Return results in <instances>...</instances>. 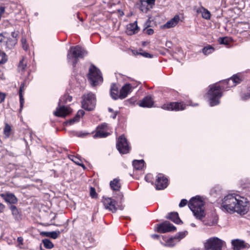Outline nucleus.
<instances>
[{
  "label": "nucleus",
  "instance_id": "2eb2a0df",
  "mask_svg": "<svg viewBox=\"0 0 250 250\" xmlns=\"http://www.w3.org/2000/svg\"><path fill=\"white\" fill-rule=\"evenodd\" d=\"M231 244L233 246V250H240L249 247V245L246 244L244 241L240 239L232 240L231 241Z\"/></svg>",
  "mask_w": 250,
  "mask_h": 250
},
{
  "label": "nucleus",
  "instance_id": "9d476101",
  "mask_svg": "<svg viewBox=\"0 0 250 250\" xmlns=\"http://www.w3.org/2000/svg\"><path fill=\"white\" fill-rule=\"evenodd\" d=\"M175 230L176 227L169 222L167 221L160 224H158L155 229V230L160 233H166L175 231Z\"/></svg>",
  "mask_w": 250,
  "mask_h": 250
},
{
  "label": "nucleus",
  "instance_id": "864d4df0",
  "mask_svg": "<svg viewBox=\"0 0 250 250\" xmlns=\"http://www.w3.org/2000/svg\"><path fill=\"white\" fill-rule=\"evenodd\" d=\"M41 234L42 236L49 237H50V232H47V231H42L41 233Z\"/></svg>",
  "mask_w": 250,
  "mask_h": 250
},
{
  "label": "nucleus",
  "instance_id": "0eeeda50",
  "mask_svg": "<svg viewBox=\"0 0 250 250\" xmlns=\"http://www.w3.org/2000/svg\"><path fill=\"white\" fill-rule=\"evenodd\" d=\"M225 242L217 237H214L208 239L205 243L206 250H222Z\"/></svg>",
  "mask_w": 250,
  "mask_h": 250
},
{
  "label": "nucleus",
  "instance_id": "f704fd0d",
  "mask_svg": "<svg viewBox=\"0 0 250 250\" xmlns=\"http://www.w3.org/2000/svg\"><path fill=\"white\" fill-rule=\"evenodd\" d=\"M213 51L214 48L210 45H208L206 47H205L202 49L203 53L206 55L212 53Z\"/></svg>",
  "mask_w": 250,
  "mask_h": 250
},
{
  "label": "nucleus",
  "instance_id": "6e6d98bb",
  "mask_svg": "<svg viewBox=\"0 0 250 250\" xmlns=\"http://www.w3.org/2000/svg\"><path fill=\"white\" fill-rule=\"evenodd\" d=\"M5 208V206L3 204L0 203V213L4 211Z\"/></svg>",
  "mask_w": 250,
  "mask_h": 250
},
{
  "label": "nucleus",
  "instance_id": "69168bd1",
  "mask_svg": "<svg viewBox=\"0 0 250 250\" xmlns=\"http://www.w3.org/2000/svg\"><path fill=\"white\" fill-rule=\"evenodd\" d=\"M125 219H126V220L127 219L128 217L127 216H126Z\"/></svg>",
  "mask_w": 250,
  "mask_h": 250
},
{
  "label": "nucleus",
  "instance_id": "72a5a7b5",
  "mask_svg": "<svg viewBox=\"0 0 250 250\" xmlns=\"http://www.w3.org/2000/svg\"><path fill=\"white\" fill-rule=\"evenodd\" d=\"M187 231L184 232H180L176 234L174 236L175 239L177 240V242H179L182 239L184 238L186 235L187 234Z\"/></svg>",
  "mask_w": 250,
  "mask_h": 250
},
{
  "label": "nucleus",
  "instance_id": "bf43d9fd",
  "mask_svg": "<svg viewBox=\"0 0 250 250\" xmlns=\"http://www.w3.org/2000/svg\"><path fill=\"white\" fill-rule=\"evenodd\" d=\"M5 11V8L3 6L0 7V15H2Z\"/></svg>",
  "mask_w": 250,
  "mask_h": 250
},
{
  "label": "nucleus",
  "instance_id": "1a4fd4ad",
  "mask_svg": "<svg viewBox=\"0 0 250 250\" xmlns=\"http://www.w3.org/2000/svg\"><path fill=\"white\" fill-rule=\"evenodd\" d=\"M110 95L112 99H123L125 98V84L119 90V86L115 83L112 84L110 87Z\"/></svg>",
  "mask_w": 250,
  "mask_h": 250
},
{
  "label": "nucleus",
  "instance_id": "a878e982",
  "mask_svg": "<svg viewBox=\"0 0 250 250\" xmlns=\"http://www.w3.org/2000/svg\"><path fill=\"white\" fill-rule=\"evenodd\" d=\"M137 86L138 83L137 82H133L132 83H128L126 82V97Z\"/></svg>",
  "mask_w": 250,
  "mask_h": 250
},
{
  "label": "nucleus",
  "instance_id": "cd10ccee",
  "mask_svg": "<svg viewBox=\"0 0 250 250\" xmlns=\"http://www.w3.org/2000/svg\"><path fill=\"white\" fill-rule=\"evenodd\" d=\"M110 186L113 190H118L121 187L119 180L117 179H114L113 181H111L110 183Z\"/></svg>",
  "mask_w": 250,
  "mask_h": 250
},
{
  "label": "nucleus",
  "instance_id": "5fc2aeb1",
  "mask_svg": "<svg viewBox=\"0 0 250 250\" xmlns=\"http://www.w3.org/2000/svg\"><path fill=\"white\" fill-rule=\"evenodd\" d=\"M12 39H18V33L16 32H12L11 33Z\"/></svg>",
  "mask_w": 250,
  "mask_h": 250
},
{
  "label": "nucleus",
  "instance_id": "4c0bfd02",
  "mask_svg": "<svg viewBox=\"0 0 250 250\" xmlns=\"http://www.w3.org/2000/svg\"><path fill=\"white\" fill-rule=\"evenodd\" d=\"M61 232L60 231H54L50 232V237L53 239L57 238L59 235L60 234Z\"/></svg>",
  "mask_w": 250,
  "mask_h": 250
},
{
  "label": "nucleus",
  "instance_id": "13d9d810",
  "mask_svg": "<svg viewBox=\"0 0 250 250\" xmlns=\"http://www.w3.org/2000/svg\"><path fill=\"white\" fill-rule=\"evenodd\" d=\"M23 240V239L22 237H18L17 241L19 243V244L22 245Z\"/></svg>",
  "mask_w": 250,
  "mask_h": 250
},
{
  "label": "nucleus",
  "instance_id": "f03ea898",
  "mask_svg": "<svg viewBox=\"0 0 250 250\" xmlns=\"http://www.w3.org/2000/svg\"><path fill=\"white\" fill-rule=\"evenodd\" d=\"M207 94V97L210 106H213L219 104V99L222 96L223 86L217 83L210 85Z\"/></svg>",
  "mask_w": 250,
  "mask_h": 250
},
{
  "label": "nucleus",
  "instance_id": "7c9ffc66",
  "mask_svg": "<svg viewBox=\"0 0 250 250\" xmlns=\"http://www.w3.org/2000/svg\"><path fill=\"white\" fill-rule=\"evenodd\" d=\"M23 87H24V83H22L21 85L20 90H19V95H20V106H21L20 110H21V108H22L23 105V103H24V99H23V96H22V91L23 90Z\"/></svg>",
  "mask_w": 250,
  "mask_h": 250
},
{
  "label": "nucleus",
  "instance_id": "e2e57ef3",
  "mask_svg": "<svg viewBox=\"0 0 250 250\" xmlns=\"http://www.w3.org/2000/svg\"><path fill=\"white\" fill-rule=\"evenodd\" d=\"M250 97V94L248 95L247 96V98H245V97H243V99L244 100H246L248 98H249Z\"/></svg>",
  "mask_w": 250,
  "mask_h": 250
},
{
  "label": "nucleus",
  "instance_id": "4468645a",
  "mask_svg": "<svg viewBox=\"0 0 250 250\" xmlns=\"http://www.w3.org/2000/svg\"><path fill=\"white\" fill-rule=\"evenodd\" d=\"M0 196L7 203H9L11 204H15L18 202V199L12 193L6 192L1 194Z\"/></svg>",
  "mask_w": 250,
  "mask_h": 250
},
{
  "label": "nucleus",
  "instance_id": "052dcab7",
  "mask_svg": "<svg viewBox=\"0 0 250 250\" xmlns=\"http://www.w3.org/2000/svg\"><path fill=\"white\" fill-rule=\"evenodd\" d=\"M151 236L153 239H158L159 238L160 236L159 235L154 234H152L151 235Z\"/></svg>",
  "mask_w": 250,
  "mask_h": 250
},
{
  "label": "nucleus",
  "instance_id": "3c124183",
  "mask_svg": "<svg viewBox=\"0 0 250 250\" xmlns=\"http://www.w3.org/2000/svg\"><path fill=\"white\" fill-rule=\"evenodd\" d=\"M131 147L129 146V144L127 142V140H126V154L129 152L130 150Z\"/></svg>",
  "mask_w": 250,
  "mask_h": 250
},
{
  "label": "nucleus",
  "instance_id": "ea45409f",
  "mask_svg": "<svg viewBox=\"0 0 250 250\" xmlns=\"http://www.w3.org/2000/svg\"><path fill=\"white\" fill-rule=\"evenodd\" d=\"M22 47L24 50L28 49V45L26 43V39L24 37H22L21 40Z\"/></svg>",
  "mask_w": 250,
  "mask_h": 250
},
{
  "label": "nucleus",
  "instance_id": "09e8293b",
  "mask_svg": "<svg viewBox=\"0 0 250 250\" xmlns=\"http://www.w3.org/2000/svg\"><path fill=\"white\" fill-rule=\"evenodd\" d=\"M140 54L146 58H152V55L147 52L140 53Z\"/></svg>",
  "mask_w": 250,
  "mask_h": 250
},
{
  "label": "nucleus",
  "instance_id": "5701e85b",
  "mask_svg": "<svg viewBox=\"0 0 250 250\" xmlns=\"http://www.w3.org/2000/svg\"><path fill=\"white\" fill-rule=\"evenodd\" d=\"M18 42V39L6 38L4 44H2L6 49L10 50L14 48Z\"/></svg>",
  "mask_w": 250,
  "mask_h": 250
},
{
  "label": "nucleus",
  "instance_id": "c85d7f7f",
  "mask_svg": "<svg viewBox=\"0 0 250 250\" xmlns=\"http://www.w3.org/2000/svg\"><path fill=\"white\" fill-rule=\"evenodd\" d=\"M27 61L24 58H22V59L20 61L19 65H18V70L19 71H23L26 67Z\"/></svg>",
  "mask_w": 250,
  "mask_h": 250
},
{
  "label": "nucleus",
  "instance_id": "4d7b16f0",
  "mask_svg": "<svg viewBox=\"0 0 250 250\" xmlns=\"http://www.w3.org/2000/svg\"><path fill=\"white\" fill-rule=\"evenodd\" d=\"M84 114V111L82 110H80L78 111L77 115L80 118V117L83 116Z\"/></svg>",
  "mask_w": 250,
  "mask_h": 250
},
{
  "label": "nucleus",
  "instance_id": "603ef678",
  "mask_svg": "<svg viewBox=\"0 0 250 250\" xmlns=\"http://www.w3.org/2000/svg\"><path fill=\"white\" fill-rule=\"evenodd\" d=\"M5 98V94L3 93H0V104L2 103Z\"/></svg>",
  "mask_w": 250,
  "mask_h": 250
},
{
  "label": "nucleus",
  "instance_id": "7ed1b4c3",
  "mask_svg": "<svg viewBox=\"0 0 250 250\" xmlns=\"http://www.w3.org/2000/svg\"><path fill=\"white\" fill-rule=\"evenodd\" d=\"M188 207L196 218L201 219L205 216L204 202L199 196L192 198L188 203Z\"/></svg>",
  "mask_w": 250,
  "mask_h": 250
},
{
  "label": "nucleus",
  "instance_id": "0e129e2a",
  "mask_svg": "<svg viewBox=\"0 0 250 250\" xmlns=\"http://www.w3.org/2000/svg\"><path fill=\"white\" fill-rule=\"evenodd\" d=\"M108 111L110 112H113V110L112 109H111V108H108Z\"/></svg>",
  "mask_w": 250,
  "mask_h": 250
},
{
  "label": "nucleus",
  "instance_id": "f257e3e1",
  "mask_svg": "<svg viewBox=\"0 0 250 250\" xmlns=\"http://www.w3.org/2000/svg\"><path fill=\"white\" fill-rule=\"evenodd\" d=\"M221 208L227 212L232 213L236 212L240 214H246L249 209L247 199L235 194H229L225 196Z\"/></svg>",
  "mask_w": 250,
  "mask_h": 250
},
{
  "label": "nucleus",
  "instance_id": "473e14b6",
  "mask_svg": "<svg viewBox=\"0 0 250 250\" xmlns=\"http://www.w3.org/2000/svg\"><path fill=\"white\" fill-rule=\"evenodd\" d=\"M11 131V126L9 125L7 123H5V127L3 130V134H4L6 138H8L10 136Z\"/></svg>",
  "mask_w": 250,
  "mask_h": 250
},
{
  "label": "nucleus",
  "instance_id": "79ce46f5",
  "mask_svg": "<svg viewBox=\"0 0 250 250\" xmlns=\"http://www.w3.org/2000/svg\"><path fill=\"white\" fill-rule=\"evenodd\" d=\"M79 119L80 117L77 115H76L74 118L68 121L67 123L71 125L75 122H78L79 121Z\"/></svg>",
  "mask_w": 250,
  "mask_h": 250
},
{
  "label": "nucleus",
  "instance_id": "37998d69",
  "mask_svg": "<svg viewBox=\"0 0 250 250\" xmlns=\"http://www.w3.org/2000/svg\"><path fill=\"white\" fill-rule=\"evenodd\" d=\"M137 97H133L131 99L127 101V103H129L131 105H133L135 104V103L137 101Z\"/></svg>",
  "mask_w": 250,
  "mask_h": 250
},
{
  "label": "nucleus",
  "instance_id": "39448f33",
  "mask_svg": "<svg viewBox=\"0 0 250 250\" xmlns=\"http://www.w3.org/2000/svg\"><path fill=\"white\" fill-rule=\"evenodd\" d=\"M72 99L71 97L67 95H65L63 98L60 99L58 104V107L54 112V115L57 117H64L69 114L71 112L70 108L68 106L61 105V104H63L64 102L66 103L67 101L71 102Z\"/></svg>",
  "mask_w": 250,
  "mask_h": 250
},
{
  "label": "nucleus",
  "instance_id": "58836bf2",
  "mask_svg": "<svg viewBox=\"0 0 250 250\" xmlns=\"http://www.w3.org/2000/svg\"><path fill=\"white\" fill-rule=\"evenodd\" d=\"M218 41L220 44L228 45L229 44V39L227 37L220 38Z\"/></svg>",
  "mask_w": 250,
  "mask_h": 250
},
{
  "label": "nucleus",
  "instance_id": "bb28decb",
  "mask_svg": "<svg viewBox=\"0 0 250 250\" xmlns=\"http://www.w3.org/2000/svg\"><path fill=\"white\" fill-rule=\"evenodd\" d=\"M145 162L143 160H134L133 166L136 170L142 169L144 166Z\"/></svg>",
  "mask_w": 250,
  "mask_h": 250
},
{
  "label": "nucleus",
  "instance_id": "f8f14e48",
  "mask_svg": "<svg viewBox=\"0 0 250 250\" xmlns=\"http://www.w3.org/2000/svg\"><path fill=\"white\" fill-rule=\"evenodd\" d=\"M186 107V105L183 103H170L168 104H164L162 108L168 110L179 111L184 110Z\"/></svg>",
  "mask_w": 250,
  "mask_h": 250
},
{
  "label": "nucleus",
  "instance_id": "c756f323",
  "mask_svg": "<svg viewBox=\"0 0 250 250\" xmlns=\"http://www.w3.org/2000/svg\"><path fill=\"white\" fill-rule=\"evenodd\" d=\"M10 208L14 218L16 220H18L20 218V215L17 207L14 205H12L10 207Z\"/></svg>",
  "mask_w": 250,
  "mask_h": 250
},
{
  "label": "nucleus",
  "instance_id": "de8ad7c7",
  "mask_svg": "<svg viewBox=\"0 0 250 250\" xmlns=\"http://www.w3.org/2000/svg\"><path fill=\"white\" fill-rule=\"evenodd\" d=\"M6 37L3 35V33H0V42L4 44Z\"/></svg>",
  "mask_w": 250,
  "mask_h": 250
},
{
  "label": "nucleus",
  "instance_id": "423d86ee",
  "mask_svg": "<svg viewBox=\"0 0 250 250\" xmlns=\"http://www.w3.org/2000/svg\"><path fill=\"white\" fill-rule=\"evenodd\" d=\"M88 79L92 86H96L103 82V77L100 70L94 65H91L89 69Z\"/></svg>",
  "mask_w": 250,
  "mask_h": 250
},
{
  "label": "nucleus",
  "instance_id": "ddd939ff",
  "mask_svg": "<svg viewBox=\"0 0 250 250\" xmlns=\"http://www.w3.org/2000/svg\"><path fill=\"white\" fill-rule=\"evenodd\" d=\"M107 130V125L106 123L102 124L97 127V131L93 136L94 138H104L107 137L109 135V133L106 132Z\"/></svg>",
  "mask_w": 250,
  "mask_h": 250
},
{
  "label": "nucleus",
  "instance_id": "c03bdc74",
  "mask_svg": "<svg viewBox=\"0 0 250 250\" xmlns=\"http://www.w3.org/2000/svg\"><path fill=\"white\" fill-rule=\"evenodd\" d=\"M72 160L76 164L79 166H82L84 167V165L83 164H81L80 163V160L78 159L77 157L73 156V158L72 159Z\"/></svg>",
  "mask_w": 250,
  "mask_h": 250
},
{
  "label": "nucleus",
  "instance_id": "20e7f679",
  "mask_svg": "<svg viewBox=\"0 0 250 250\" xmlns=\"http://www.w3.org/2000/svg\"><path fill=\"white\" fill-rule=\"evenodd\" d=\"M86 54L87 52L85 50L77 45L70 47L67 58L68 61L72 63L73 67H75L79 59L83 58Z\"/></svg>",
  "mask_w": 250,
  "mask_h": 250
},
{
  "label": "nucleus",
  "instance_id": "a18cd8bd",
  "mask_svg": "<svg viewBox=\"0 0 250 250\" xmlns=\"http://www.w3.org/2000/svg\"><path fill=\"white\" fill-rule=\"evenodd\" d=\"M146 181L147 182L153 183L152 180V175L151 174H148L146 175L145 178Z\"/></svg>",
  "mask_w": 250,
  "mask_h": 250
},
{
  "label": "nucleus",
  "instance_id": "8fccbe9b",
  "mask_svg": "<svg viewBox=\"0 0 250 250\" xmlns=\"http://www.w3.org/2000/svg\"><path fill=\"white\" fill-rule=\"evenodd\" d=\"M146 33L149 35H152L154 33V30L152 28H148L146 30Z\"/></svg>",
  "mask_w": 250,
  "mask_h": 250
},
{
  "label": "nucleus",
  "instance_id": "2f4dec72",
  "mask_svg": "<svg viewBox=\"0 0 250 250\" xmlns=\"http://www.w3.org/2000/svg\"><path fill=\"white\" fill-rule=\"evenodd\" d=\"M42 242L46 249H51L54 247V244L48 239H44L42 240Z\"/></svg>",
  "mask_w": 250,
  "mask_h": 250
},
{
  "label": "nucleus",
  "instance_id": "412c9836",
  "mask_svg": "<svg viewBox=\"0 0 250 250\" xmlns=\"http://www.w3.org/2000/svg\"><path fill=\"white\" fill-rule=\"evenodd\" d=\"M140 10L144 13H146L149 9L152 8L154 5L155 1H140Z\"/></svg>",
  "mask_w": 250,
  "mask_h": 250
},
{
  "label": "nucleus",
  "instance_id": "b1692460",
  "mask_svg": "<svg viewBox=\"0 0 250 250\" xmlns=\"http://www.w3.org/2000/svg\"><path fill=\"white\" fill-rule=\"evenodd\" d=\"M196 12L198 14L201 13L202 18L205 19L209 20L210 18L211 14L210 12L203 7L198 8L196 10Z\"/></svg>",
  "mask_w": 250,
  "mask_h": 250
},
{
  "label": "nucleus",
  "instance_id": "a19ab883",
  "mask_svg": "<svg viewBox=\"0 0 250 250\" xmlns=\"http://www.w3.org/2000/svg\"><path fill=\"white\" fill-rule=\"evenodd\" d=\"M90 195L93 198H96L97 197V194L96 192L95 188L93 187L90 188Z\"/></svg>",
  "mask_w": 250,
  "mask_h": 250
},
{
  "label": "nucleus",
  "instance_id": "aec40b11",
  "mask_svg": "<svg viewBox=\"0 0 250 250\" xmlns=\"http://www.w3.org/2000/svg\"><path fill=\"white\" fill-rule=\"evenodd\" d=\"M241 80L236 75L228 79L223 82V84L227 85L228 87H232L240 83Z\"/></svg>",
  "mask_w": 250,
  "mask_h": 250
},
{
  "label": "nucleus",
  "instance_id": "6ab92c4d",
  "mask_svg": "<svg viewBox=\"0 0 250 250\" xmlns=\"http://www.w3.org/2000/svg\"><path fill=\"white\" fill-rule=\"evenodd\" d=\"M126 29V34L129 35L136 34L140 30L139 27L137 25V21L127 25Z\"/></svg>",
  "mask_w": 250,
  "mask_h": 250
},
{
  "label": "nucleus",
  "instance_id": "49530a36",
  "mask_svg": "<svg viewBox=\"0 0 250 250\" xmlns=\"http://www.w3.org/2000/svg\"><path fill=\"white\" fill-rule=\"evenodd\" d=\"M188 203V201L186 199H182L179 203V206L180 208L185 206Z\"/></svg>",
  "mask_w": 250,
  "mask_h": 250
},
{
  "label": "nucleus",
  "instance_id": "e433bc0d",
  "mask_svg": "<svg viewBox=\"0 0 250 250\" xmlns=\"http://www.w3.org/2000/svg\"><path fill=\"white\" fill-rule=\"evenodd\" d=\"M178 243L177 240L175 239V238L172 237L168 240L166 242V245L168 247H173L175 245V244Z\"/></svg>",
  "mask_w": 250,
  "mask_h": 250
},
{
  "label": "nucleus",
  "instance_id": "dca6fc26",
  "mask_svg": "<svg viewBox=\"0 0 250 250\" xmlns=\"http://www.w3.org/2000/svg\"><path fill=\"white\" fill-rule=\"evenodd\" d=\"M154 104V101L150 96H147L140 101L138 104L143 107H151Z\"/></svg>",
  "mask_w": 250,
  "mask_h": 250
},
{
  "label": "nucleus",
  "instance_id": "c9c22d12",
  "mask_svg": "<svg viewBox=\"0 0 250 250\" xmlns=\"http://www.w3.org/2000/svg\"><path fill=\"white\" fill-rule=\"evenodd\" d=\"M7 61V57L6 54L0 50V64L5 63Z\"/></svg>",
  "mask_w": 250,
  "mask_h": 250
},
{
  "label": "nucleus",
  "instance_id": "393cba45",
  "mask_svg": "<svg viewBox=\"0 0 250 250\" xmlns=\"http://www.w3.org/2000/svg\"><path fill=\"white\" fill-rule=\"evenodd\" d=\"M167 218L171 220L177 224L182 223V221L180 219L178 213L176 212L169 213L167 217Z\"/></svg>",
  "mask_w": 250,
  "mask_h": 250
},
{
  "label": "nucleus",
  "instance_id": "680f3d73",
  "mask_svg": "<svg viewBox=\"0 0 250 250\" xmlns=\"http://www.w3.org/2000/svg\"><path fill=\"white\" fill-rule=\"evenodd\" d=\"M113 115L112 116V117L113 118V119H115L117 115V111H115V112H113Z\"/></svg>",
  "mask_w": 250,
  "mask_h": 250
},
{
  "label": "nucleus",
  "instance_id": "f3484780",
  "mask_svg": "<svg viewBox=\"0 0 250 250\" xmlns=\"http://www.w3.org/2000/svg\"><path fill=\"white\" fill-rule=\"evenodd\" d=\"M125 136L124 134L120 136L117 139L116 147L121 154L125 153Z\"/></svg>",
  "mask_w": 250,
  "mask_h": 250
},
{
  "label": "nucleus",
  "instance_id": "a211bd4d",
  "mask_svg": "<svg viewBox=\"0 0 250 250\" xmlns=\"http://www.w3.org/2000/svg\"><path fill=\"white\" fill-rule=\"evenodd\" d=\"M103 202L105 208L112 212L116 211V208L115 207V201L111 198H105L103 199Z\"/></svg>",
  "mask_w": 250,
  "mask_h": 250
},
{
  "label": "nucleus",
  "instance_id": "4be33fe9",
  "mask_svg": "<svg viewBox=\"0 0 250 250\" xmlns=\"http://www.w3.org/2000/svg\"><path fill=\"white\" fill-rule=\"evenodd\" d=\"M180 21V17L179 15H175L170 20L167 21L164 25L163 28L166 29L170 28L175 27Z\"/></svg>",
  "mask_w": 250,
  "mask_h": 250
},
{
  "label": "nucleus",
  "instance_id": "9b49d317",
  "mask_svg": "<svg viewBox=\"0 0 250 250\" xmlns=\"http://www.w3.org/2000/svg\"><path fill=\"white\" fill-rule=\"evenodd\" d=\"M167 179L163 174H158L155 182L156 188L158 190L163 189L167 186Z\"/></svg>",
  "mask_w": 250,
  "mask_h": 250
},
{
  "label": "nucleus",
  "instance_id": "6e6552de",
  "mask_svg": "<svg viewBox=\"0 0 250 250\" xmlns=\"http://www.w3.org/2000/svg\"><path fill=\"white\" fill-rule=\"evenodd\" d=\"M96 100L95 96L92 93H89L83 96L82 101V107L83 109L87 110H93L96 105Z\"/></svg>",
  "mask_w": 250,
  "mask_h": 250
}]
</instances>
